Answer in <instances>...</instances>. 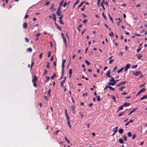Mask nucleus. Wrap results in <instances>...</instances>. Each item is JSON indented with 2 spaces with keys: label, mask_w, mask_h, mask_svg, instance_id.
I'll use <instances>...</instances> for the list:
<instances>
[{
  "label": "nucleus",
  "mask_w": 147,
  "mask_h": 147,
  "mask_svg": "<svg viewBox=\"0 0 147 147\" xmlns=\"http://www.w3.org/2000/svg\"><path fill=\"white\" fill-rule=\"evenodd\" d=\"M65 59H64L62 61V75L64 73V64L65 62Z\"/></svg>",
  "instance_id": "obj_1"
},
{
  "label": "nucleus",
  "mask_w": 147,
  "mask_h": 147,
  "mask_svg": "<svg viewBox=\"0 0 147 147\" xmlns=\"http://www.w3.org/2000/svg\"><path fill=\"white\" fill-rule=\"evenodd\" d=\"M130 65L129 63H127V65L125 66V71H126L128 69L130 68Z\"/></svg>",
  "instance_id": "obj_2"
},
{
  "label": "nucleus",
  "mask_w": 147,
  "mask_h": 147,
  "mask_svg": "<svg viewBox=\"0 0 147 147\" xmlns=\"http://www.w3.org/2000/svg\"><path fill=\"white\" fill-rule=\"evenodd\" d=\"M71 110L73 112V113L74 114H75V107L74 105H72L71 107Z\"/></svg>",
  "instance_id": "obj_3"
},
{
  "label": "nucleus",
  "mask_w": 147,
  "mask_h": 147,
  "mask_svg": "<svg viewBox=\"0 0 147 147\" xmlns=\"http://www.w3.org/2000/svg\"><path fill=\"white\" fill-rule=\"evenodd\" d=\"M112 82H111L110 81L109 82L108 84L109 85H112V86H113L115 84V83L117 82V81H115V80L114 81H113Z\"/></svg>",
  "instance_id": "obj_4"
},
{
  "label": "nucleus",
  "mask_w": 147,
  "mask_h": 147,
  "mask_svg": "<svg viewBox=\"0 0 147 147\" xmlns=\"http://www.w3.org/2000/svg\"><path fill=\"white\" fill-rule=\"evenodd\" d=\"M52 15L53 16L52 20L55 21V22L56 21V15L54 13H52Z\"/></svg>",
  "instance_id": "obj_5"
},
{
  "label": "nucleus",
  "mask_w": 147,
  "mask_h": 147,
  "mask_svg": "<svg viewBox=\"0 0 147 147\" xmlns=\"http://www.w3.org/2000/svg\"><path fill=\"white\" fill-rule=\"evenodd\" d=\"M62 16H63V15L62 14V16H60L59 18V23L60 24H63V22L62 20Z\"/></svg>",
  "instance_id": "obj_6"
},
{
  "label": "nucleus",
  "mask_w": 147,
  "mask_h": 147,
  "mask_svg": "<svg viewBox=\"0 0 147 147\" xmlns=\"http://www.w3.org/2000/svg\"><path fill=\"white\" fill-rule=\"evenodd\" d=\"M141 73L140 71H137L136 72H134L133 73V74L135 75L136 76H137L138 74H141Z\"/></svg>",
  "instance_id": "obj_7"
},
{
  "label": "nucleus",
  "mask_w": 147,
  "mask_h": 147,
  "mask_svg": "<svg viewBox=\"0 0 147 147\" xmlns=\"http://www.w3.org/2000/svg\"><path fill=\"white\" fill-rule=\"evenodd\" d=\"M117 130L118 127H114L113 128V131L115 133H116L117 131Z\"/></svg>",
  "instance_id": "obj_8"
},
{
  "label": "nucleus",
  "mask_w": 147,
  "mask_h": 147,
  "mask_svg": "<svg viewBox=\"0 0 147 147\" xmlns=\"http://www.w3.org/2000/svg\"><path fill=\"white\" fill-rule=\"evenodd\" d=\"M37 80V78L36 76H35L32 80V82H36Z\"/></svg>",
  "instance_id": "obj_9"
},
{
  "label": "nucleus",
  "mask_w": 147,
  "mask_h": 147,
  "mask_svg": "<svg viewBox=\"0 0 147 147\" xmlns=\"http://www.w3.org/2000/svg\"><path fill=\"white\" fill-rule=\"evenodd\" d=\"M137 108H134L132 111H131L128 114L129 115H130L131 114L134 112H135L136 110L137 109Z\"/></svg>",
  "instance_id": "obj_10"
},
{
  "label": "nucleus",
  "mask_w": 147,
  "mask_h": 147,
  "mask_svg": "<svg viewBox=\"0 0 147 147\" xmlns=\"http://www.w3.org/2000/svg\"><path fill=\"white\" fill-rule=\"evenodd\" d=\"M130 105V104L129 103L125 102L124 103L123 105V106L125 107H128Z\"/></svg>",
  "instance_id": "obj_11"
},
{
  "label": "nucleus",
  "mask_w": 147,
  "mask_h": 147,
  "mask_svg": "<svg viewBox=\"0 0 147 147\" xmlns=\"http://www.w3.org/2000/svg\"><path fill=\"white\" fill-rule=\"evenodd\" d=\"M123 105L119 107L117 110V112L119 111L120 110H122L123 109Z\"/></svg>",
  "instance_id": "obj_12"
},
{
  "label": "nucleus",
  "mask_w": 147,
  "mask_h": 147,
  "mask_svg": "<svg viewBox=\"0 0 147 147\" xmlns=\"http://www.w3.org/2000/svg\"><path fill=\"white\" fill-rule=\"evenodd\" d=\"M63 39V42L65 43V45H66V44H67L66 39L65 37V36H63V37L62 38Z\"/></svg>",
  "instance_id": "obj_13"
},
{
  "label": "nucleus",
  "mask_w": 147,
  "mask_h": 147,
  "mask_svg": "<svg viewBox=\"0 0 147 147\" xmlns=\"http://www.w3.org/2000/svg\"><path fill=\"white\" fill-rule=\"evenodd\" d=\"M55 26H57V28H58V29L60 30L61 31V27L59 26L56 23V22H55Z\"/></svg>",
  "instance_id": "obj_14"
},
{
  "label": "nucleus",
  "mask_w": 147,
  "mask_h": 147,
  "mask_svg": "<svg viewBox=\"0 0 147 147\" xmlns=\"http://www.w3.org/2000/svg\"><path fill=\"white\" fill-rule=\"evenodd\" d=\"M126 88V86H122L121 87L119 88V90L120 91H122L123 90V89H124V88Z\"/></svg>",
  "instance_id": "obj_15"
},
{
  "label": "nucleus",
  "mask_w": 147,
  "mask_h": 147,
  "mask_svg": "<svg viewBox=\"0 0 147 147\" xmlns=\"http://www.w3.org/2000/svg\"><path fill=\"white\" fill-rule=\"evenodd\" d=\"M23 27L24 28H26L27 27V24L26 23H24L23 25Z\"/></svg>",
  "instance_id": "obj_16"
},
{
  "label": "nucleus",
  "mask_w": 147,
  "mask_h": 147,
  "mask_svg": "<svg viewBox=\"0 0 147 147\" xmlns=\"http://www.w3.org/2000/svg\"><path fill=\"white\" fill-rule=\"evenodd\" d=\"M123 132V129L122 128L120 129L119 130V132L120 134H122Z\"/></svg>",
  "instance_id": "obj_17"
},
{
  "label": "nucleus",
  "mask_w": 147,
  "mask_h": 147,
  "mask_svg": "<svg viewBox=\"0 0 147 147\" xmlns=\"http://www.w3.org/2000/svg\"><path fill=\"white\" fill-rule=\"evenodd\" d=\"M110 71H107V72L106 74V76L107 77H110Z\"/></svg>",
  "instance_id": "obj_18"
},
{
  "label": "nucleus",
  "mask_w": 147,
  "mask_h": 147,
  "mask_svg": "<svg viewBox=\"0 0 147 147\" xmlns=\"http://www.w3.org/2000/svg\"><path fill=\"white\" fill-rule=\"evenodd\" d=\"M56 76V75L55 73H53V76H51V80H53L54 79V77Z\"/></svg>",
  "instance_id": "obj_19"
},
{
  "label": "nucleus",
  "mask_w": 147,
  "mask_h": 147,
  "mask_svg": "<svg viewBox=\"0 0 147 147\" xmlns=\"http://www.w3.org/2000/svg\"><path fill=\"white\" fill-rule=\"evenodd\" d=\"M65 82V80H63L61 82V86L63 87V84Z\"/></svg>",
  "instance_id": "obj_20"
},
{
  "label": "nucleus",
  "mask_w": 147,
  "mask_h": 147,
  "mask_svg": "<svg viewBox=\"0 0 147 147\" xmlns=\"http://www.w3.org/2000/svg\"><path fill=\"white\" fill-rule=\"evenodd\" d=\"M147 98V95H145L143 96L142 97L140 98V100L144 99Z\"/></svg>",
  "instance_id": "obj_21"
},
{
  "label": "nucleus",
  "mask_w": 147,
  "mask_h": 147,
  "mask_svg": "<svg viewBox=\"0 0 147 147\" xmlns=\"http://www.w3.org/2000/svg\"><path fill=\"white\" fill-rule=\"evenodd\" d=\"M146 90V89L145 88H143L140 90L139 91L140 93Z\"/></svg>",
  "instance_id": "obj_22"
},
{
  "label": "nucleus",
  "mask_w": 147,
  "mask_h": 147,
  "mask_svg": "<svg viewBox=\"0 0 147 147\" xmlns=\"http://www.w3.org/2000/svg\"><path fill=\"white\" fill-rule=\"evenodd\" d=\"M72 73V69H70L69 72V75H70V76H71Z\"/></svg>",
  "instance_id": "obj_23"
},
{
  "label": "nucleus",
  "mask_w": 147,
  "mask_h": 147,
  "mask_svg": "<svg viewBox=\"0 0 147 147\" xmlns=\"http://www.w3.org/2000/svg\"><path fill=\"white\" fill-rule=\"evenodd\" d=\"M51 89H49L48 92L47 93V95L49 96H51Z\"/></svg>",
  "instance_id": "obj_24"
},
{
  "label": "nucleus",
  "mask_w": 147,
  "mask_h": 147,
  "mask_svg": "<svg viewBox=\"0 0 147 147\" xmlns=\"http://www.w3.org/2000/svg\"><path fill=\"white\" fill-rule=\"evenodd\" d=\"M142 57V54H139L137 57V58L138 59H141V58Z\"/></svg>",
  "instance_id": "obj_25"
},
{
  "label": "nucleus",
  "mask_w": 147,
  "mask_h": 147,
  "mask_svg": "<svg viewBox=\"0 0 147 147\" xmlns=\"http://www.w3.org/2000/svg\"><path fill=\"white\" fill-rule=\"evenodd\" d=\"M109 88H110V90H113V91H114V90H115L114 88H113L111 86H109Z\"/></svg>",
  "instance_id": "obj_26"
},
{
  "label": "nucleus",
  "mask_w": 147,
  "mask_h": 147,
  "mask_svg": "<svg viewBox=\"0 0 147 147\" xmlns=\"http://www.w3.org/2000/svg\"><path fill=\"white\" fill-rule=\"evenodd\" d=\"M111 97H112V98L114 100V102H115V97L113 95H111Z\"/></svg>",
  "instance_id": "obj_27"
},
{
  "label": "nucleus",
  "mask_w": 147,
  "mask_h": 147,
  "mask_svg": "<svg viewBox=\"0 0 147 147\" xmlns=\"http://www.w3.org/2000/svg\"><path fill=\"white\" fill-rule=\"evenodd\" d=\"M66 116V118H67V122H69V121H70V119H69V117L68 116V115H67Z\"/></svg>",
  "instance_id": "obj_28"
},
{
  "label": "nucleus",
  "mask_w": 147,
  "mask_h": 147,
  "mask_svg": "<svg viewBox=\"0 0 147 147\" xmlns=\"http://www.w3.org/2000/svg\"><path fill=\"white\" fill-rule=\"evenodd\" d=\"M85 2H81L80 4V5H79L78 6V9L79 8V7H81V6H82L83 5V3H84Z\"/></svg>",
  "instance_id": "obj_29"
},
{
  "label": "nucleus",
  "mask_w": 147,
  "mask_h": 147,
  "mask_svg": "<svg viewBox=\"0 0 147 147\" xmlns=\"http://www.w3.org/2000/svg\"><path fill=\"white\" fill-rule=\"evenodd\" d=\"M124 68V67H122V68L121 69H120L118 71H117V72L118 73H120L121 71H122L123 70V69Z\"/></svg>",
  "instance_id": "obj_30"
},
{
  "label": "nucleus",
  "mask_w": 147,
  "mask_h": 147,
  "mask_svg": "<svg viewBox=\"0 0 147 147\" xmlns=\"http://www.w3.org/2000/svg\"><path fill=\"white\" fill-rule=\"evenodd\" d=\"M46 81H45V82H47V81H48V80H50V77H49V76H46Z\"/></svg>",
  "instance_id": "obj_31"
},
{
  "label": "nucleus",
  "mask_w": 147,
  "mask_h": 147,
  "mask_svg": "<svg viewBox=\"0 0 147 147\" xmlns=\"http://www.w3.org/2000/svg\"><path fill=\"white\" fill-rule=\"evenodd\" d=\"M123 139L125 141H126L127 140V137L125 135H123Z\"/></svg>",
  "instance_id": "obj_32"
},
{
  "label": "nucleus",
  "mask_w": 147,
  "mask_h": 147,
  "mask_svg": "<svg viewBox=\"0 0 147 147\" xmlns=\"http://www.w3.org/2000/svg\"><path fill=\"white\" fill-rule=\"evenodd\" d=\"M109 35L110 36L113 37V36L114 35V34L112 32H111V33L109 34Z\"/></svg>",
  "instance_id": "obj_33"
},
{
  "label": "nucleus",
  "mask_w": 147,
  "mask_h": 147,
  "mask_svg": "<svg viewBox=\"0 0 147 147\" xmlns=\"http://www.w3.org/2000/svg\"><path fill=\"white\" fill-rule=\"evenodd\" d=\"M85 62L88 65H89L90 64V62L87 60H86L85 61Z\"/></svg>",
  "instance_id": "obj_34"
},
{
  "label": "nucleus",
  "mask_w": 147,
  "mask_h": 147,
  "mask_svg": "<svg viewBox=\"0 0 147 147\" xmlns=\"http://www.w3.org/2000/svg\"><path fill=\"white\" fill-rule=\"evenodd\" d=\"M119 142L121 144H123V140L121 139H120L119 140Z\"/></svg>",
  "instance_id": "obj_35"
},
{
  "label": "nucleus",
  "mask_w": 147,
  "mask_h": 147,
  "mask_svg": "<svg viewBox=\"0 0 147 147\" xmlns=\"http://www.w3.org/2000/svg\"><path fill=\"white\" fill-rule=\"evenodd\" d=\"M114 61V60L113 59H111L109 61V64H111L112 63V62L113 61Z\"/></svg>",
  "instance_id": "obj_36"
},
{
  "label": "nucleus",
  "mask_w": 147,
  "mask_h": 147,
  "mask_svg": "<svg viewBox=\"0 0 147 147\" xmlns=\"http://www.w3.org/2000/svg\"><path fill=\"white\" fill-rule=\"evenodd\" d=\"M127 135L129 137H131L132 135L131 133L130 132H129L128 133Z\"/></svg>",
  "instance_id": "obj_37"
},
{
  "label": "nucleus",
  "mask_w": 147,
  "mask_h": 147,
  "mask_svg": "<svg viewBox=\"0 0 147 147\" xmlns=\"http://www.w3.org/2000/svg\"><path fill=\"white\" fill-rule=\"evenodd\" d=\"M27 51L28 52H31L32 51V49L31 48H28L27 49Z\"/></svg>",
  "instance_id": "obj_38"
},
{
  "label": "nucleus",
  "mask_w": 147,
  "mask_h": 147,
  "mask_svg": "<svg viewBox=\"0 0 147 147\" xmlns=\"http://www.w3.org/2000/svg\"><path fill=\"white\" fill-rule=\"evenodd\" d=\"M49 64L50 63L49 62H48L47 65L46 66V67L48 69H49Z\"/></svg>",
  "instance_id": "obj_39"
},
{
  "label": "nucleus",
  "mask_w": 147,
  "mask_h": 147,
  "mask_svg": "<svg viewBox=\"0 0 147 147\" xmlns=\"http://www.w3.org/2000/svg\"><path fill=\"white\" fill-rule=\"evenodd\" d=\"M25 40L27 42H29V39L27 38L26 37L25 38Z\"/></svg>",
  "instance_id": "obj_40"
},
{
  "label": "nucleus",
  "mask_w": 147,
  "mask_h": 147,
  "mask_svg": "<svg viewBox=\"0 0 147 147\" xmlns=\"http://www.w3.org/2000/svg\"><path fill=\"white\" fill-rule=\"evenodd\" d=\"M126 82V81H124V82H121L120 83L121 85L124 84Z\"/></svg>",
  "instance_id": "obj_41"
},
{
  "label": "nucleus",
  "mask_w": 147,
  "mask_h": 147,
  "mask_svg": "<svg viewBox=\"0 0 147 147\" xmlns=\"http://www.w3.org/2000/svg\"><path fill=\"white\" fill-rule=\"evenodd\" d=\"M69 3V2H68L67 3H66V2H65L64 4H63V6L64 7H65L67 5V4H68Z\"/></svg>",
  "instance_id": "obj_42"
},
{
  "label": "nucleus",
  "mask_w": 147,
  "mask_h": 147,
  "mask_svg": "<svg viewBox=\"0 0 147 147\" xmlns=\"http://www.w3.org/2000/svg\"><path fill=\"white\" fill-rule=\"evenodd\" d=\"M59 131H60L59 130H57V131H56L54 133V134H55V135H57L58 132H59Z\"/></svg>",
  "instance_id": "obj_43"
},
{
  "label": "nucleus",
  "mask_w": 147,
  "mask_h": 147,
  "mask_svg": "<svg viewBox=\"0 0 147 147\" xmlns=\"http://www.w3.org/2000/svg\"><path fill=\"white\" fill-rule=\"evenodd\" d=\"M100 96H98L97 97V101H100Z\"/></svg>",
  "instance_id": "obj_44"
},
{
  "label": "nucleus",
  "mask_w": 147,
  "mask_h": 147,
  "mask_svg": "<svg viewBox=\"0 0 147 147\" xmlns=\"http://www.w3.org/2000/svg\"><path fill=\"white\" fill-rule=\"evenodd\" d=\"M111 79H109V80L111 82L113 81H115V79H113V78L112 77H111Z\"/></svg>",
  "instance_id": "obj_45"
},
{
  "label": "nucleus",
  "mask_w": 147,
  "mask_h": 147,
  "mask_svg": "<svg viewBox=\"0 0 147 147\" xmlns=\"http://www.w3.org/2000/svg\"><path fill=\"white\" fill-rule=\"evenodd\" d=\"M137 67V65H134L133 66H132V69H135Z\"/></svg>",
  "instance_id": "obj_46"
},
{
  "label": "nucleus",
  "mask_w": 147,
  "mask_h": 147,
  "mask_svg": "<svg viewBox=\"0 0 147 147\" xmlns=\"http://www.w3.org/2000/svg\"><path fill=\"white\" fill-rule=\"evenodd\" d=\"M57 16H62V15L60 14V12L59 11H57Z\"/></svg>",
  "instance_id": "obj_47"
},
{
  "label": "nucleus",
  "mask_w": 147,
  "mask_h": 147,
  "mask_svg": "<svg viewBox=\"0 0 147 147\" xmlns=\"http://www.w3.org/2000/svg\"><path fill=\"white\" fill-rule=\"evenodd\" d=\"M51 53L50 51H49L48 52V57H50V56L51 55Z\"/></svg>",
  "instance_id": "obj_48"
},
{
  "label": "nucleus",
  "mask_w": 147,
  "mask_h": 147,
  "mask_svg": "<svg viewBox=\"0 0 147 147\" xmlns=\"http://www.w3.org/2000/svg\"><path fill=\"white\" fill-rule=\"evenodd\" d=\"M67 123L68 125L69 126L70 128H71V125H70V121L67 122Z\"/></svg>",
  "instance_id": "obj_49"
},
{
  "label": "nucleus",
  "mask_w": 147,
  "mask_h": 147,
  "mask_svg": "<svg viewBox=\"0 0 147 147\" xmlns=\"http://www.w3.org/2000/svg\"><path fill=\"white\" fill-rule=\"evenodd\" d=\"M33 86L35 87H37V85L36 82H33Z\"/></svg>",
  "instance_id": "obj_50"
},
{
  "label": "nucleus",
  "mask_w": 147,
  "mask_h": 147,
  "mask_svg": "<svg viewBox=\"0 0 147 147\" xmlns=\"http://www.w3.org/2000/svg\"><path fill=\"white\" fill-rule=\"evenodd\" d=\"M136 137V136L135 134H134L132 137V139H134Z\"/></svg>",
  "instance_id": "obj_51"
},
{
  "label": "nucleus",
  "mask_w": 147,
  "mask_h": 147,
  "mask_svg": "<svg viewBox=\"0 0 147 147\" xmlns=\"http://www.w3.org/2000/svg\"><path fill=\"white\" fill-rule=\"evenodd\" d=\"M47 70H45L44 73L43 74V75H45L46 74H47Z\"/></svg>",
  "instance_id": "obj_52"
},
{
  "label": "nucleus",
  "mask_w": 147,
  "mask_h": 147,
  "mask_svg": "<svg viewBox=\"0 0 147 147\" xmlns=\"http://www.w3.org/2000/svg\"><path fill=\"white\" fill-rule=\"evenodd\" d=\"M117 67L116 66H115V67L114 68V69L113 70V71L115 72L116 70L117 69Z\"/></svg>",
  "instance_id": "obj_53"
},
{
  "label": "nucleus",
  "mask_w": 147,
  "mask_h": 147,
  "mask_svg": "<svg viewBox=\"0 0 147 147\" xmlns=\"http://www.w3.org/2000/svg\"><path fill=\"white\" fill-rule=\"evenodd\" d=\"M65 140L66 141H67V142H68V143H70V142L69 141V140H68L67 139V138L66 137H65Z\"/></svg>",
  "instance_id": "obj_54"
},
{
  "label": "nucleus",
  "mask_w": 147,
  "mask_h": 147,
  "mask_svg": "<svg viewBox=\"0 0 147 147\" xmlns=\"http://www.w3.org/2000/svg\"><path fill=\"white\" fill-rule=\"evenodd\" d=\"M49 2H47L45 4V5L46 6H48L49 4Z\"/></svg>",
  "instance_id": "obj_55"
},
{
  "label": "nucleus",
  "mask_w": 147,
  "mask_h": 147,
  "mask_svg": "<svg viewBox=\"0 0 147 147\" xmlns=\"http://www.w3.org/2000/svg\"><path fill=\"white\" fill-rule=\"evenodd\" d=\"M65 116H67L68 115L67 113V111L66 109H65Z\"/></svg>",
  "instance_id": "obj_56"
},
{
  "label": "nucleus",
  "mask_w": 147,
  "mask_h": 147,
  "mask_svg": "<svg viewBox=\"0 0 147 147\" xmlns=\"http://www.w3.org/2000/svg\"><path fill=\"white\" fill-rule=\"evenodd\" d=\"M87 22V20H83V23H85Z\"/></svg>",
  "instance_id": "obj_57"
},
{
  "label": "nucleus",
  "mask_w": 147,
  "mask_h": 147,
  "mask_svg": "<svg viewBox=\"0 0 147 147\" xmlns=\"http://www.w3.org/2000/svg\"><path fill=\"white\" fill-rule=\"evenodd\" d=\"M101 5L102 6L103 9H104V10H105V8L104 7L103 4H102V3H101Z\"/></svg>",
  "instance_id": "obj_58"
},
{
  "label": "nucleus",
  "mask_w": 147,
  "mask_h": 147,
  "mask_svg": "<svg viewBox=\"0 0 147 147\" xmlns=\"http://www.w3.org/2000/svg\"><path fill=\"white\" fill-rule=\"evenodd\" d=\"M79 113L80 114V115H81V117L82 118H83V114L81 113V112H79Z\"/></svg>",
  "instance_id": "obj_59"
},
{
  "label": "nucleus",
  "mask_w": 147,
  "mask_h": 147,
  "mask_svg": "<svg viewBox=\"0 0 147 147\" xmlns=\"http://www.w3.org/2000/svg\"><path fill=\"white\" fill-rule=\"evenodd\" d=\"M124 113H120L118 115V116L119 117L121 116Z\"/></svg>",
  "instance_id": "obj_60"
},
{
  "label": "nucleus",
  "mask_w": 147,
  "mask_h": 147,
  "mask_svg": "<svg viewBox=\"0 0 147 147\" xmlns=\"http://www.w3.org/2000/svg\"><path fill=\"white\" fill-rule=\"evenodd\" d=\"M28 17V15H27L26 14L25 16V17H24V18L25 19H27Z\"/></svg>",
  "instance_id": "obj_61"
},
{
  "label": "nucleus",
  "mask_w": 147,
  "mask_h": 147,
  "mask_svg": "<svg viewBox=\"0 0 147 147\" xmlns=\"http://www.w3.org/2000/svg\"><path fill=\"white\" fill-rule=\"evenodd\" d=\"M141 48L140 47L137 50V52L138 53L141 49Z\"/></svg>",
  "instance_id": "obj_62"
},
{
  "label": "nucleus",
  "mask_w": 147,
  "mask_h": 147,
  "mask_svg": "<svg viewBox=\"0 0 147 147\" xmlns=\"http://www.w3.org/2000/svg\"><path fill=\"white\" fill-rule=\"evenodd\" d=\"M54 4H53L51 6L50 8V9H53V7H54Z\"/></svg>",
  "instance_id": "obj_63"
},
{
  "label": "nucleus",
  "mask_w": 147,
  "mask_h": 147,
  "mask_svg": "<svg viewBox=\"0 0 147 147\" xmlns=\"http://www.w3.org/2000/svg\"><path fill=\"white\" fill-rule=\"evenodd\" d=\"M133 121H134V120L133 119H131L129 121V122L130 123H132Z\"/></svg>",
  "instance_id": "obj_64"
}]
</instances>
